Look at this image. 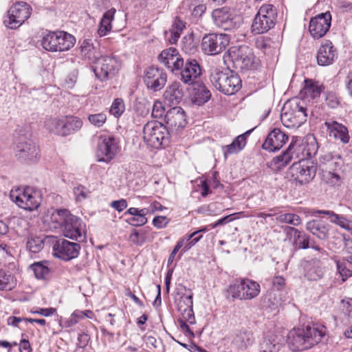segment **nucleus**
I'll list each match as a JSON object with an SVG mask.
<instances>
[{"label": "nucleus", "instance_id": "f257e3e1", "mask_svg": "<svg viewBox=\"0 0 352 352\" xmlns=\"http://www.w3.org/2000/svg\"><path fill=\"white\" fill-rule=\"evenodd\" d=\"M326 332V327L320 324L294 329L288 333L287 344L294 351L306 350L320 342Z\"/></svg>", "mask_w": 352, "mask_h": 352}, {"label": "nucleus", "instance_id": "f03ea898", "mask_svg": "<svg viewBox=\"0 0 352 352\" xmlns=\"http://www.w3.org/2000/svg\"><path fill=\"white\" fill-rule=\"evenodd\" d=\"M210 78L212 85L226 95H233L242 87L239 76L230 70L222 71L215 68L212 70Z\"/></svg>", "mask_w": 352, "mask_h": 352}, {"label": "nucleus", "instance_id": "7ed1b4c3", "mask_svg": "<svg viewBox=\"0 0 352 352\" xmlns=\"http://www.w3.org/2000/svg\"><path fill=\"white\" fill-rule=\"evenodd\" d=\"M307 116L305 101L294 98L285 102L282 109L280 119L286 127L298 128L306 121Z\"/></svg>", "mask_w": 352, "mask_h": 352}, {"label": "nucleus", "instance_id": "20e7f679", "mask_svg": "<svg viewBox=\"0 0 352 352\" xmlns=\"http://www.w3.org/2000/svg\"><path fill=\"white\" fill-rule=\"evenodd\" d=\"M260 285L249 278H240L230 284L225 292L227 299L234 300H250L259 294Z\"/></svg>", "mask_w": 352, "mask_h": 352}, {"label": "nucleus", "instance_id": "39448f33", "mask_svg": "<svg viewBox=\"0 0 352 352\" xmlns=\"http://www.w3.org/2000/svg\"><path fill=\"white\" fill-rule=\"evenodd\" d=\"M76 43V38L64 31L48 32L41 39L42 47L50 52H65L70 50Z\"/></svg>", "mask_w": 352, "mask_h": 352}, {"label": "nucleus", "instance_id": "423d86ee", "mask_svg": "<svg viewBox=\"0 0 352 352\" xmlns=\"http://www.w3.org/2000/svg\"><path fill=\"white\" fill-rule=\"evenodd\" d=\"M143 139L151 147L160 148L168 143V131L162 123L148 122L143 128Z\"/></svg>", "mask_w": 352, "mask_h": 352}, {"label": "nucleus", "instance_id": "0eeeda50", "mask_svg": "<svg viewBox=\"0 0 352 352\" xmlns=\"http://www.w3.org/2000/svg\"><path fill=\"white\" fill-rule=\"evenodd\" d=\"M277 18L276 8L272 4L263 5L257 12L252 24V32L263 34L275 25Z\"/></svg>", "mask_w": 352, "mask_h": 352}, {"label": "nucleus", "instance_id": "6e6552de", "mask_svg": "<svg viewBox=\"0 0 352 352\" xmlns=\"http://www.w3.org/2000/svg\"><path fill=\"white\" fill-rule=\"evenodd\" d=\"M10 198L19 207L30 211L36 209L41 201L39 192L28 186L12 190L10 192Z\"/></svg>", "mask_w": 352, "mask_h": 352}, {"label": "nucleus", "instance_id": "1a4fd4ad", "mask_svg": "<svg viewBox=\"0 0 352 352\" xmlns=\"http://www.w3.org/2000/svg\"><path fill=\"white\" fill-rule=\"evenodd\" d=\"M119 144V138L113 135H100L97 144L98 162L107 163L112 160L120 151Z\"/></svg>", "mask_w": 352, "mask_h": 352}, {"label": "nucleus", "instance_id": "9d476101", "mask_svg": "<svg viewBox=\"0 0 352 352\" xmlns=\"http://www.w3.org/2000/svg\"><path fill=\"white\" fill-rule=\"evenodd\" d=\"M227 57L233 63L236 69L246 70L254 66V55L252 50L247 45L230 47Z\"/></svg>", "mask_w": 352, "mask_h": 352}, {"label": "nucleus", "instance_id": "9b49d317", "mask_svg": "<svg viewBox=\"0 0 352 352\" xmlns=\"http://www.w3.org/2000/svg\"><path fill=\"white\" fill-rule=\"evenodd\" d=\"M31 11L32 8L28 3L17 2L10 8L3 23L10 29L17 28L30 17Z\"/></svg>", "mask_w": 352, "mask_h": 352}, {"label": "nucleus", "instance_id": "f8f14e48", "mask_svg": "<svg viewBox=\"0 0 352 352\" xmlns=\"http://www.w3.org/2000/svg\"><path fill=\"white\" fill-rule=\"evenodd\" d=\"M316 166L309 160L302 159L294 162L289 168L291 177L300 184L311 182L316 173Z\"/></svg>", "mask_w": 352, "mask_h": 352}, {"label": "nucleus", "instance_id": "ddd939ff", "mask_svg": "<svg viewBox=\"0 0 352 352\" xmlns=\"http://www.w3.org/2000/svg\"><path fill=\"white\" fill-rule=\"evenodd\" d=\"M14 152L16 157L23 162H34L39 155L38 147L26 137H19L16 141Z\"/></svg>", "mask_w": 352, "mask_h": 352}, {"label": "nucleus", "instance_id": "4468645a", "mask_svg": "<svg viewBox=\"0 0 352 352\" xmlns=\"http://www.w3.org/2000/svg\"><path fill=\"white\" fill-rule=\"evenodd\" d=\"M230 38L225 34H208L202 38L201 49L205 54L216 55L223 52L229 45Z\"/></svg>", "mask_w": 352, "mask_h": 352}, {"label": "nucleus", "instance_id": "2eb2a0df", "mask_svg": "<svg viewBox=\"0 0 352 352\" xmlns=\"http://www.w3.org/2000/svg\"><path fill=\"white\" fill-rule=\"evenodd\" d=\"M214 23L226 30H231L239 27V17L226 6L214 9L212 12Z\"/></svg>", "mask_w": 352, "mask_h": 352}, {"label": "nucleus", "instance_id": "dca6fc26", "mask_svg": "<svg viewBox=\"0 0 352 352\" xmlns=\"http://www.w3.org/2000/svg\"><path fill=\"white\" fill-rule=\"evenodd\" d=\"M120 64L114 56H101L95 63L94 73L101 80H104L116 74Z\"/></svg>", "mask_w": 352, "mask_h": 352}, {"label": "nucleus", "instance_id": "f3484780", "mask_svg": "<svg viewBox=\"0 0 352 352\" xmlns=\"http://www.w3.org/2000/svg\"><path fill=\"white\" fill-rule=\"evenodd\" d=\"M64 236L78 241L86 239L85 224L81 219L71 214L62 229Z\"/></svg>", "mask_w": 352, "mask_h": 352}, {"label": "nucleus", "instance_id": "a211bd4d", "mask_svg": "<svg viewBox=\"0 0 352 352\" xmlns=\"http://www.w3.org/2000/svg\"><path fill=\"white\" fill-rule=\"evenodd\" d=\"M167 81L166 72L158 67H149L146 71L144 76V82L148 89L157 91L165 86Z\"/></svg>", "mask_w": 352, "mask_h": 352}, {"label": "nucleus", "instance_id": "6ab92c4d", "mask_svg": "<svg viewBox=\"0 0 352 352\" xmlns=\"http://www.w3.org/2000/svg\"><path fill=\"white\" fill-rule=\"evenodd\" d=\"M80 245L78 243L70 242L66 239L57 241L53 247L54 254L63 260L70 261L79 254Z\"/></svg>", "mask_w": 352, "mask_h": 352}, {"label": "nucleus", "instance_id": "aec40b11", "mask_svg": "<svg viewBox=\"0 0 352 352\" xmlns=\"http://www.w3.org/2000/svg\"><path fill=\"white\" fill-rule=\"evenodd\" d=\"M331 15L329 12L321 13L312 18L309 23V30L314 38L324 36L331 27Z\"/></svg>", "mask_w": 352, "mask_h": 352}, {"label": "nucleus", "instance_id": "412c9836", "mask_svg": "<svg viewBox=\"0 0 352 352\" xmlns=\"http://www.w3.org/2000/svg\"><path fill=\"white\" fill-rule=\"evenodd\" d=\"M159 61L171 72L181 70L184 66V60L177 49L170 47L163 50L158 56Z\"/></svg>", "mask_w": 352, "mask_h": 352}, {"label": "nucleus", "instance_id": "4be33fe9", "mask_svg": "<svg viewBox=\"0 0 352 352\" xmlns=\"http://www.w3.org/2000/svg\"><path fill=\"white\" fill-rule=\"evenodd\" d=\"M225 340L230 342L234 349L245 351L254 344V337L252 331L241 329L236 332L231 337L226 338Z\"/></svg>", "mask_w": 352, "mask_h": 352}, {"label": "nucleus", "instance_id": "5701e85b", "mask_svg": "<svg viewBox=\"0 0 352 352\" xmlns=\"http://www.w3.org/2000/svg\"><path fill=\"white\" fill-rule=\"evenodd\" d=\"M287 140L288 136L285 133L275 128L268 134L262 147L264 150L274 152L282 148Z\"/></svg>", "mask_w": 352, "mask_h": 352}, {"label": "nucleus", "instance_id": "b1692460", "mask_svg": "<svg viewBox=\"0 0 352 352\" xmlns=\"http://www.w3.org/2000/svg\"><path fill=\"white\" fill-rule=\"evenodd\" d=\"M181 71V80L187 85H192L201 74V68L197 60L188 58Z\"/></svg>", "mask_w": 352, "mask_h": 352}, {"label": "nucleus", "instance_id": "393cba45", "mask_svg": "<svg viewBox=\"0 0 352 352\" xmlns=\"http://www.w3.org/2000/svg\"><path fill=\"white\" fill-rule=\"evenodd\" d=\"M164 120L167 125L174 130L182 129L186 124L185 112L180 107L170 109L165 115Z\"/></svg>", "mask_w": 352, "mask_h": 352}, {"label": "nucleus", "instance_id": "a878e982", "mask_svg": "<svg viewBox=\"0 0 352 352\" xmlns=\"http://www.w3.org/2000/svg\"><path fill=\"white\" fill-rule=\"evenodd\" d=\"M337 58V52L330 41H326L320 45L317 53V62L319 65H331Z\"/></svg>", "mask_w": 352, "mask_h": 352}, {"label": "nucleus", "instance_id": "bb28decb", "mask_svg": "<svg viewBox=\"0 0 352 352\" xmlns=\"http://www.w3.org/2000/svg\"><path fill=\"white\" fill-rule=\"evenodd\" d=\"M324 125L330 137H333L343 144H347L349 142L348 129L344 125L331 120L326 121Z\"/></svg>", "mask_w": 352, "mask_h": 352}, {"label": "nucleus", "instance_id": "cd10ccee", "mask_svg": "<svg viewBox=\"0 0 352 352\" xmlns=\"http://www.w3.org/2000/svg\"><path fill=\"white\" fill-rule=\"evenodd\" d=\"M307 213L311 216H316L322 214H326L328 216L331 223L339 226L346 230H352V221L347 219L343 215L336 214L333 211L311 209L309 210Z\"/></svg>", "mask_w": 352, "mask_h": 352}, {"label": "nucleus", "instance_id": "c85d7f7f", "mask_svg": "<svg viewBox=\"0 0 352 352\" xmlns=\"http://www.w3.org/2000/svg\"><path fill=\"white\" fill-rule=\"evenodd\" d=\"M295 148V145L290 143L288 148L280 155L274 157L267 163V167L274 172L283 169L292 161Z\"/></svg>", "mask_w": 352, "mask_h": 352}, {"label": "nucleus", "instance_id": "c756f323", "mask_svg": "<svg viewBox=\"0 0 352 352\" xmlns=\"http://www.w3.org/2000/svg\"><path fill=\"white\" fill-rule=\"evenodd\" d=\"M149 213V209L144 208L139 209L138 208H129L124 213V215H131V217L125 220V221L135 227L142 226L145 225L148 219L146 215Z\"/></svg>", "mask_w": 352, "mask_h": 352}, {"label": "nucleus", "instance_id": "7c9ffc66", "mask_svg": "<svg viewBox=\"0 0 352 352\" xmlns=\"http://www.w3.org/2000/svg\"><path fill=\"white\" fill-rule=\"evenodd\" d=\"M329 228L327 223L320 219H313L306 224V229L320 240H325L329 237Z\"/></svg>", "mask_w": 352, "mask_h": 352}, {"label": "nucleus", "instance_id": "2f4dec72", "mask_svg": "<svg viewBox=\"0 0 352 352\" xmlns=\"http://www.w3.org/2000/svg\"><path fill=\"white\" fill-rule=\"evenodd\" d=\"M283 231L288 237L294 236L293 243L296 248L307 249L309 248V236L305 232L291 226H285Z\"/></svg>", "mask_w": 352, "mask_h": 352}, {"label": "nucleus", "instance_id": "473e14b6", "mask_svg": "<svg viewBox=\"0 0 352 352\" xmlns=\"http://www.w3.org/2000/svg\"><path fill=\"white\" fill-rule=\"evenodd\" d=\"M184 91L179 82H173L168 85L164 93V97L166 101L170 104L177 105L182 100Z\"/></svg>", "mask_w": 352, "mask_h": 352}, {"label": "nucleus", "instance_id": "72a5a7b5", "mask_svg": "<svg viewBox=\"0 0 352 352\" xmlns=\"http://www.w3.org/2000/svg\"><path fill=\"white\" fill-rule=\"evenodd\" d=\"M63 137L69 135L80 130L82 126V121L78 117H63Z\"/></svg>", "mask_w": 352, "mask_h": 352}, {"label": "nucleus", "instance_id": "f704fd0d", "mask_svg": "<svg viewBox=\"0 0 352 352\" xmlns=\"http://www.w3.org/2000/svg\"><path fill=\"white\" fill-rule=\"evenodd\" d=\"M323 270L319 260H312L305 265V276L310 280H318L323 276Z\"/></svg>", "mask_w": 352, "mask_h": 352}, {"label": "nucleus", "instance_id": "c9c22d12", "mask_svg": "<svg viewBox=\"0 0 352 352\" xmlns=\"http://www.w3.org/2000/svg\"><path fill=\"white\" fill-rule=\"evenodd\" d=\"M80 55L82 58L96 63L98 57V52L94 47L93 43L89 39L84 40L80 46Z\"/></svg>", "mask_w": 352, "mask_h": 352}, {"label": "nucleus", "instance_id": "e433bc0d", "mask_svg": "<svg viewBox=\"0 0 352 352\" xmlns=\"http://www.w3.org/2000/svg\"><path fill=\"white\" fill-rule=\"evenodd\" d=\"M116 12V9L112 8L104 13L100 20V26L98 30V33L100 36L107 35V33L111 30V22L114 19Z\"/></svg>", "mask_w": 352, "mask_h": 352}, {"label": "nucleus", "instance_id": "4c0bfd02", "mask_svg": "<svg viewBox=\"0 0 352 352\" xmlns=\"http://www.w3.org/2000/svg\"><path fill=\"white\" fill-rule=\"evenodd\" d=\"M321 87L311 80H305V86L300 91V95L307 98L315 99L320 96Z\"/></svg>", "mask_w": 352, "mask_h": 352}, {"label": "nucleus", "instance_id": "58836bf2", "mask_svg": "<svg viewBox=\"0 0 352 352\" xmlns=\"http://www.w3.org/2000/svg\"><path fill=\"white\" fill-rule=\"evenodd\" d=\"M63 117L48 118L44 122L45 128L50 133L63 137Z\"/></svg>", "mask_w": 352, "mask_h": 352}, {"label": "nucleus", "instance_id": "ea45409f", "mask_svg": "<svg viewBox=\"0 0 352 352\" xmlns=\"http://www.w3.org/2000/svg\"><path fill=\"white\" fill-rule=\"evenodd\" d=\"M47 265L48 261H47L34 262L30 265V268L33 271L37 279H45L50 273V269Z\"/></svg>", "mask_w": 352, "mask_h": 352}, {"label": "nucleus", "instance_id": "a19ab883", "mask_svg": "<svg viewBox=\"0 0 352 352\" xmlns=\"http://www.w3.org/2000/svg\"><path fill=\"white\" fill-rule=\"evenodd\" d=\"M16 285L11 272L0 269V290H11Z\"/></svg>", "mask_w": 352, "mask_h": 352}, {"label": "nucleus", "instance_id": "79ce46f5", "mask_svg": "<svg viewBox=\"0 0 352 352\" xmlns=\"http://www.w3.org/2000/svg\"><path fill=\"white\" fill-rule=\"evenodd\" d=\"M281 305V298L274 292L267 294L263 299V307L268 308L271 311L277 309Z\"/></svg>", "mask_w": 352, "mask_h": 352}, {"label": "nucleus", "instance_id": "37998d69", "mask_svg": "<svg viewBox=\"0 0 352 352\" xmlns=\"http://www.w3.org/2000/svg\"><path fill=\"white\" fill-rule=\"evenodd\" d=\"M70 215L71 214L68 210H57L52 212L51 215V221L56 224L55 228L61 227L63 229L67 219V217H69Z\"/></svg>", "mask_w": 352, "mask_h": 352}, {"label": "nucleus", "instance_id": "c03bdc74", "mask_svg": "<svg viewBox=\"0 0 352 352\" xmlns=\"http://www.w3.org/2000/svg\"><path fill=\"white\" fill-rule=\"evenodd\" d=\"M211 93L205 85H199L195 89V101L198 104H202L210 100Z\"/></svg>", "mask_w": 352, "mask_h": 352}, {"label": "nucleus", "instance_id": "a18cd8bd", "mask_svg": "<svg viewBox=\"0 0 352 352\" xmlns=\"http://www.w3.org/2000/svg\"><path fill=\"white\" fill-rule=\"evenodd\" d=\"M197 41L195 40L192 34H188L183 37L182 41V48L187 54H193L197 47Z\"/></svg>", "mask_w": 352, "mask_h": 352}, {"label": "nucleus", "instance_id": "49530a36", "mask_svg": "<svg viewBox=\"0 0 352 352\" xmlns=\"http://www.w3.org/2000/svg\"><path fill=\"white\" fill-rule=\"evenodd\" d=\"M44 245V238L43 236H32L27 242V248L33 253L39 252Z\"/></svg>", "mask_w": 352, "mask_h": 352}, {"label": "nucleus", "instance_id": "de8ad7c7", "mask_svg": "<svg viewBox=\"0 0 352 352\" xmlns=\"http://www.w3.org/2000/svg\"><path fill=\"white\" fill-rule=\"evenodd\" d=\"M276 221L280 223L291 224L294 226H298L302 222L300 217L294 213L280 214L276 217Z\"/></svg>", "mask_w": 352, "mask_h": 352}, {"label": "nucleus", "instance_id": "09e8293b", "mask_svg": "<svg viewBox=\"0 0 352 352\" xmlns=\"http://www.w3.org/2000/svg\"><path fill=\"white\" fill-rule=\"evenodd\" d=\"M89 123L96 127L100 128L104 125L107 121V115L104 112L92 113L88 116Z\"/></svg>", "mask_w": 352, "mask_h": 352}, {"label": "nucleus", "instance_id": "8fccbe9b", "mask_svg": "<svg viewBox=\"0 0 352 352\" xmlns=\"http://www.w3.org/2000/svg\"><path fill=\"white\" fill-rule=\"evenodd\" d=\"M125 106L122 99L116 98L113 102L109 112L116 118H119L124 111Z\"/></svg>", "mask_w": 352, "mask_h": 352}, {"label": "nucleus", "instance_id": "3c124183", "mask_svg": "<svg viewBox=\"0 0 352 352\" xmlns=\"http://www.w3.org/2000/svg\"><path fill=\"white\" fill-rule=\"evenodd\" d=\"M192 295H182L179 299L178 311H182L192 307Z\"/></svg>", "mask_w": 352, "mask_h": 352}, {"label": "nucleus", "instance_id": "603ef678", "mask_svg": "<svg viewBox=\"0 0 352 352\" xmlns=\"http://www.w3.org/2000/svg\"><path fill=\"white\" fill-rule=\"evenodd\" d=\"M74 194L76 197V199L78 201H82V200L87 198L90 194V191L86 187L82 185H78L74 188Z\"/></svg>", "mask_w": 352, "mask_h": 352}, {"label": "nucleus", "instance_id": "864d4df0", "mask_svg": "<svg viewBox=\"0 0 352 352\" xmlns=\"http://www.w3.org/2000/svg\"><path fill=\"white\" fill-rule=\"evenodd\" d=\"M336 266L339 274L342 277L343 281L347 278L352 276V271L346 267V260L336 261Z\"/></svg>", "mask_w": 352, "mask_h": 352}, {"label": "nucleus", "instance_id": "5fc2aeb1", "mask_svg": "<svg viewBox=\"0 0 352 352\" xmlns=\"http://www.w3.org/2000/svg\"><path fill=\"white\" fill-rule=\"evenodd\" d=\"M129 240L133 244L140 246L145 242L144 232L133 230L129 236Z\"/></svg>", "mask_w": 352, "mask_h": 352}, {"label": "nucleus", "instance_id": "6e6d98bb", "mask_svg": "<svg viewBox=\"0 0 352 352\" xmlns=\"http://www.w3.org/2000/svg\"><path fill=\"white\" fill-rule=\"evenodd\" d=\"M325 101L327 105L331 109H335L338 107V106L340 104L338 98L333 92L327 93Z\"/></svg>", "mask_w": 352, "mask_h": 352}, {"label": "nucleus", "instance_id": "4d7b16f0", "mask_svg": "<svg viewBox=\"0 0 352 352\" xmlns=\"http://www.w3.org/2000/svg\"><path fill=\"white\" fill-rule=\"evenodd\" d=\"M179 312L182 316V318H179V320H184V321L189 322L191 324L195 323V318L192 307L191 309H186Z\"/></svg>", "mask_w": 352, "mask_h": 352}, {"label": "nucleus", "instance_id": "13d9d810", "mask_svg": "<svg viewBox=\"0 0 352 352\" xmlns=\"http://www.w3.org/2000/svg\"><path fill=\"white\" fill-rule=\"evenodd\" d=\"M169 223V219L165 216H157L153 219V225L158 228H165Z\"/></svg>", "mask_w": 352, "mask_h": 352}, {"label": "nucleus", "instance_id": "bf43d9fd", "mask_svg": "<svg viewBox=\"0 0 352 352\" xmlns=\"http://www.w3.org/2000/svg\"><path fill=\"white\" fill-rule=\"evenodd\" d=\"M128 204L125 199L113 201L110 203V206L117 210L118 212L123 211L127 208Z\"/></svg>", "mask_w": 352, "mask_h": 352}, {"label": "nucleus", "instance_id": "052dcab7", "mask_svg": "<svg viewBox=\"0 0 352 352\" xmlns=\"http://www.w3.org/2000/svg\"><path fill=\"white\" fill-rule=\"evenodd\" d=\"M164 113V108L161 102H155L153 105L152 116L157 118H161Z\"/></svg>", "mask_w": 352, "mask_h": 352}, {"label": "nucleus", "instance_id": "680f3d73", "mask_svg": "<svg viewBox=\"0 0 352 352\" xmlns=\"http://www.w3.org/2000/svg\"><path fill=\"white\" fill-rule=\"evenodd\" d=\"M327 177L328 182L333 186H339L341 184V177L340 175L336 172L329 171Z\"/></svg>", "mask_w": 352, "mask_h": 352}, {"label": "nucleus", "instance_id": "e2e57ef3", "mask_svg": "<svg viewBox=\"0 0 352 352\" xmlns=\"http://www.w3.org/2000/svg\"><path fill=\"white\" fill-rule=\"evenodd\" d=\"M222 151L226 159L228 157V155H232L239 152V150H237L236 145L234 143L233 141L231 144L223 146L222 147Z\"/></svg>", "mask_w": 352, "mask_h": 352}, {"label": "nucleus", "instance_id": "0e129e2a", "mask_svg": "<svg viewBox=\"0 0 352 352\" xmlns=\"http://www.w3.org/2000/svg\"><path fill=\"white\" fill-rule=\"evenodd\" d=\"M342 305L343 312L352 319V298L342 300Z\"/></svg>", "mask_w": 352, "mask_h": 352}, {"label": "nucleus", "instance_id": "69168bd1", "mask_svg": "<svg viewBox=\"0 0 352 352\" xmlns=\"http://www.w3.org/2000/svg\"><path fill=\"white\" fill-rule=\"evenodd\" d=\"M272 283L274 289L278 291L281 290L285 285L284 278L280 276L274 277Z\"/></svg>", "mask_w": 352, "mask_h": 352}, {"label": "nucleus", "instance_id": "338daca9", "mask_svg": "<svg viewBox=\"0 0 352 352\" xmlns=\"http://www.w3.org/2000/svg\"><path fill=\"white\" fill-rule=\"evenodd\" d=\"M165 36L169 43L171 44H175L178 41L180 36V33L170 30L168 32H165Z\"/></svg>", "mask_w": 352, "mask_h": 352}, {"label": "nucleus", "instance_id": "774afa93", "mask_svg": "<svg viewBox=\"0 0 352 352\" xmlns=\"http://www.w3.org/2000/svg\"><path fill=\"white\" fill-rule=\"evenodd\" d=\"M263 352H276L277 347L270 340H265L262 344Z\"/></svg>", "mask_w": 352, "mask_h": 352}]
</instances>
